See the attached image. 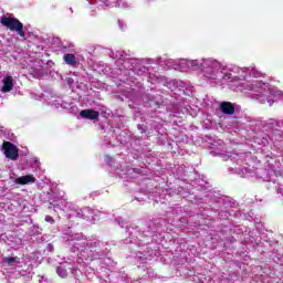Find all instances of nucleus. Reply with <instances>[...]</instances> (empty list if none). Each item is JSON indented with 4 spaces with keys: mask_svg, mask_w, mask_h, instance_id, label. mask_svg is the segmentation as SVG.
Segmentation results:
<instances>
[{
    "mask_svg": "<svg viewBox=\"0 0 283 283\" xmlns=\"http://www.w3.org/2000/svg\"><path fill=\"white\" fill-rule=\"evenodd\" d=\"M158 65L174 67V70H180L187 72H200L202 78L208 83H221V81H229L230 83H237V81H243L239 85V90L245 94L253 95L258 102L262 105L266 104L271 107L277 98H280V90L265 83L261 80L262 72L255 66L240 67L235 65L227 66L224 63L213 57H201L197 60H174L167 55L157 59Z\"/></svg>",
    "mask_w": 283,
    "mask_h": 283,
    "instance_id": "nucleus-1",
    "label": "nucleus"
},
{
    "mask_svg": "<svg viewBox=\"0 0 283 283\" xmlns=\"http://www.w3.org/2000/svg\"><path fill=\"white\" fill-rule=\"evenodd\" d=\"M63 239L65 244L71 248L72 253H77L85 262L98 260L107 253L103 242L97 239L87 240L83 233H66Z\"/></svg>",
    "mask_w": 283,
    "mask_h": 283,
    "instance_id": "nucleus-2",
    "label": "nucleus"
},
{
    "mask_svg": "<svg viewBox=\"0 0 283 283\" xmlns=\"http://www.w3.org/2000/svg\"><path fill=\"white\" fill-rule=\"evenodd\" d=\"M73 213L69 214V218H83V220H97L98 210L92 208H78L76 205H71Z\"/></svg>",
    "mask_w": 283,
    "mask_h": 283,
    "instance_id": "nucleus-3",
    "label": "nucleus"
},
{
    "mask_svg": "<svg viewBox=\"0 0 283 283\" xmlns=\"http://www.w3.org/2000/svg\"><path fill=\"white\" fill-rule=\"evenodd\" d=\"M2 25L11 30V32H17L19 36L25 39V33L23 32V23L15 18H2L1 19Z\"/></svg>",
    "mask_w": 283,
    "mask_h": 283,
    "instance_id": "nucleus-4",
    "label": "nucleus"
},
{
    "mask_svg": "<svg viewBox=\"0 0 283 283\" xmlns=\"http://www.w3.org/2000/svg\"><path fill=\"white\" fill-rule=\"evenodd\" d=\"M124 70H128L129 72H133V74H136L137 76H143L147 72V67L143 66L140 62L136 59H127L124 62Z\"/></svg>",
    "mask_w": 283,
    "mask_h": 283,
    "instance_id": "nucleus-5",
    "label": "nucleus"
},
{
    "mask_svg": "<svg viewBox=\"0 0 283 283\" xmlns=\"http://www.w3.org/2000/svg\"><path fill=\"white\" fill-rule=\"evenodd\" d=\"M2 149L4 151L6 158H9L10 160H17L19 158V150L14 144L10 142H3Z\"/></svg>",
    "mask_w": 283,
    "mask_h": 283,
    "instance_id": "nucleus-6",
    "label": "nucleus"
},
{
    "mask_svg": "<svg viewBox=\"0 0 283 283\" xmlns=\"http://www.w3.org/2000/svg\"><path fill=\"white\" fill-rule=\"evenodd\" d=\"M111 59H116V65H122L119 66L120 70H125V61L129 57V55L125 54L124 51H118V50H112L109 53Z\"/></svg>",
    "mask_w": 283,
    "mask_h": 283,
    "instance_id": "nucleus-7",
    "label": "nucleus"
},
{
    "mask_svg": "<svg viewBox=\"0 0 283 283\" xmlns=\"http://www.w3.org/2000/svg\"><path fill=\"white\" fill-rule=\"evenodd\" d=\"M97 3L102 8H130L132 6L127 4V2H122L120 0H98Z\"/></svg>",
    "mask_w": 283,
    "mask_h": 283,
    "instance_id": "nucleus-8",
    "label": "nucleus"
},
{
    "mask_svg": "<svg viewBox=\"0 0 283 283\" xmlns=\"http://www.w3.org/2000/svg\"><path fill=\"white\" fill-rule=\"evenodd\" d=\"M71 205L74 203L67 202V200H61V202L53 206V209L54 211H56L57 209L60 211H64V213H66V217L71 218L70 213H74V210L72 209V207H70Z\"/></svg>",
    "mask_w": 283,
    "mask_h": 283,
    "instance_id": "nucleus-9",
    "label": "nucleus"
},
{
    "mask_svg": "<svg viewBox=\"0 0 283 283\" xmlns=\"http://www.w3.org/2000/svg\"><path fill=\"white\" fill-rule=\"evenodd\" d=\"M31 74L35 78H43V75L45 74V71L43 70V61L38 60L34 62V65L31 67Z\"/></svg>",
    "mask_w": 283,
    "mask_h": 283,
    "instance_id": "nucleus-10",
    "label": "nucleus"
},
{
    "mask_svg": "<svg viewBox=\"0 0 283 283\" xmlns=\"http://www.w3.org/2000/svg\"><path fill=\"white\" fill-rule=\"evenodd\" d=\"M14 80L12 78V76L7 75L2 78V88L1 92L3 94H8V92H12V88L14 87Z\"/></svg>",
    "mask_w": 283,
    "mask_h": 283,
    "instance_id": "nucleus-11",
    "label": "nucleus"
},
{
    "mask_svg": "<svg viewBox=\"0 0 283 283\" xmlns=\"http://www.w3.org/2000/svg\"><path fill=\"white\" fill-rule=\"evenodd\" d=\"M14 185H34L36 178L33 175H25L13 179Z\"/></svg>",
    "mask_w": 283,
    "mask_h": 283,
    "instance_id": "nucleus-12",
    "label": "nucleus"
},
{
    "mask_svg": "<svg viewBox=\"0 0 283 283\" xmlns=\"http://www.w3.org/2000/svg\"><path fill=\"white\" fill-rule=\"evenodd\" d=\"M82 118H86L88 120H97L99 113L94 109H84L80 113Z\"/></svg>",
    "mask_w": 283,
    "mask_h": 283,
    "instance_id": "nucleus-13",
    "label": "nucleus"
},
{
    "mask_svg": "<svg viewBox=\"0 0 283 283\" xmlns=\"http://www.w3.org/2000/svg\"><path fill=\"white\" fill-rule=\"evenodd\" d=\"M63 61L66 63V65H70L71 67H76L78 65V60L76 59V55L72 53L64 54Z\"/></svg>",
    "mask_w": 283,
    "mask_h": 283,
    "instance_id": "nucleus-14",
    "label": "nucleus"
},
{
    "mask_svg": "<svg viewBox=\"0 0 283 283\" xmlns=\"http://www.w3.org/2000/svg\"><path fill=\"white\" fill-rule=\"evenodd\" d=\"M220 109L223 114H228V115L235 113V107H233V104H231L230 102L221 103Z\"/></svg>",
    "mask_w": 283,
    "mask_h": 283,
    "instance_id": "nucleus-15",
    "label": "nucleus"
},
{
    "mask_svg": "<svg viewBox=\"0 0 283 283\" xmlns=\"http://www.w3.org/2000/svg\"><path fill=\"white\" fill-rule=\"evenodd\" d=\"M67 270L74 273V271H72V265L70 263H65L64 265L57 266L56 273L60 277H65L67 275Z\"/></svg>",
    "mask_w": 283,
    "mask_h": 283,
    "instance_id": "nucleus-16",
    "label": "nucleus"
},
{
    "mask_svg": "<svg viewBox=\"0 0 283 283\" xmlns=\"http://www.w3.org/2000/svg\"><path fill=\"white\" fill-rule=\"evenodd\" d=\"M3 262H6V264H9V266H15V264H19L20 259L17 256L4 258Z\"/></svg>",
    "mask_w": 283,
    "mask_h": 283,
    "instance_id": "nucleus-17",
    "label": "nucleus"
},
{
    "mask_svg": "<svg viewBox=\"0 0 283 283\" xmlns=\"http://www.w3.org/2000/svg\"><path fill=\"white\" fill-rule=\"evenodd\" d=\"M52 105H53L54 107H56V108H59V107L65 108V104L61 103L60 99H55V101L52 103Z\"/></svg>",
    "mask_w": 283,
    "mask_h": 283,
    "instance_id": "nucleus-18",
    "label": "nucleus"
},
{
    "mask_svg": "<svg viewBox=\"0 0 283 283\" xmlns=\"http://www.w3.org/2000/svg\"><path fill=\"white\" fill-rule=\"evenodd\" d=\"M118 28L119 30H122L123 32H125V30H127V24H125V22L123 21H118Z\"/></svg>",
    "mask_w": 283,
    "mask_h": 283,
    "instance_id": "nucleus-19",
    "label": "nucleus"
},
{
    "mask_svg": "<svg viewBox=\"0 0 283 283\" xmlns=\"http://www.w3.org/2000/svg\"><path fill=\"white\" fill-rule=\"evenodd\" d=\"M45 222H49V224H54V218L50 217V216H45L44 218Z\"/></svg>",
    "mask_w": 283,
    "mask_h": 283,
    "instance_id": "nucleus-20",
    "label": "nucleus"
},
{
    "mask_svg": "<svg viewBox=\"0 0 283 283\" xmlns=\"http://www.w3.org/2000/svg\"><path fill=\"white\" fill-rule=\"evenodd\" d=\"M104 160H105V163H107L108 165H112V157L111 156H105L104 157Z\"/></svg>",
    "mask_w": 283,
    "mask_h": 283,
    "instance_id": "nucleus-21",
    "label": "nucleus"
},
{
    "mask_svg": "<svg viewBox=\"0 0 283 283\" xmlns=\"http://www.w3.org/2000/svg\"><path fill=\"white\" fill-rule=\"evenodd\" d=\"M54 250V245H52L51 243H49L48 245V251H53Z\"/></svg>",
    "mask_w": 283,
    "mask_h": 283,
    "instance_id": "nucleus-22",
    "label": "nucleus"
},
{
    "mask_svg": "<svg viewBox=\"0 0 283 283\" xmlns=\"http://www.w3.org/2000/svg\"><path fill=\"white\" fill-rule=\"evenodd\" d=\"M35 163V167H39V160L36 158L33 159Z\"/></svg>",
    "mask_w": 283,
    "mask_h": 283,
    "instance_id": "nucleus-23",
    "label": "nucleus"
},
{
    "mask_svg": "<svg viewBox=\"0 0 283 283\" xmlns=\"http://www.w3.org/2000/svg\"><path fill=\"white\" fill-rule=\"evenodd\" d=\"M74 81L72 78H69V83H73Z\"/></svg>",
    "mask_w": 283,
    "mask_h": 283,
    "instance_id": "nucleus-24",
    "label": "nucleus"
},
{
    "mask_svg": "<svg viewBox=\"0 0 283 283\" xmlns=\"http://www.w3.org/2000/svg\"><path fill=\"white\" fill-rule=\"evenodd\" d=\"M71 12H74V10L72 8H70Z\"/></svg>",
    "mask_w": 283,
    "mask_h": 283,
    "instance_id": "nucleus-25",
    "label": "nucleus"
},
{
    "mask_svg": "<svg viewBox=\"0 0 283 283\" xmlns=\"http://www.w3.org/2000/svg\"><path fill=\"white\" fill-rule=\"evenodd\" d=\"M280 262V264H283V261H279Z\"/></svg>",
    "mask_w": 283,
    "mask_h": 283,
    "instance_id": "nucleus-26",
    "label": "nucleus"
},
{
    "mask_svg": "<svg viewBox=\"0 0 283 283\" xmlns=\"http://www.w3.org/2000/svg\"><path fill=\"white\" fill-rule=\"evenodd\" d=\"M91 4H94V2L90 1Z\"/></svg>",
    "mask_w": 283,
    "mask_h": 283,
    "instance_id": "nucleus-27",
    "label": "nucleus"
},
{
    "mask_svg": "<svg viewBox=\"0 0 283 283\" xmlns=\"http://www.w3.org/2000/svg\"><path fill=\"white\" fill-rule=\"evenodd\" d=\"M1 132H3V127H1Z\"/></svg>",
    "mask_w": 283,
    "mask_h": 283,
    "instance_id": "nucleus-28",
    "label": "nucleus"
},
{
    "mask_svg": "<svg viewBox=\"0 0 283 283\" xmlns=\"http://www.w3.org/2000/svg\"><path fill=\"white\" fill-rule=\"evenodd\" d=\"M102 283H107L106 281H103Z\"/></svg>",
    "mask_w": 283,
    "mask_h": 283,
    "instance_id": "nucleus-29",
    "label": "nucleus"
}]
</instances>
